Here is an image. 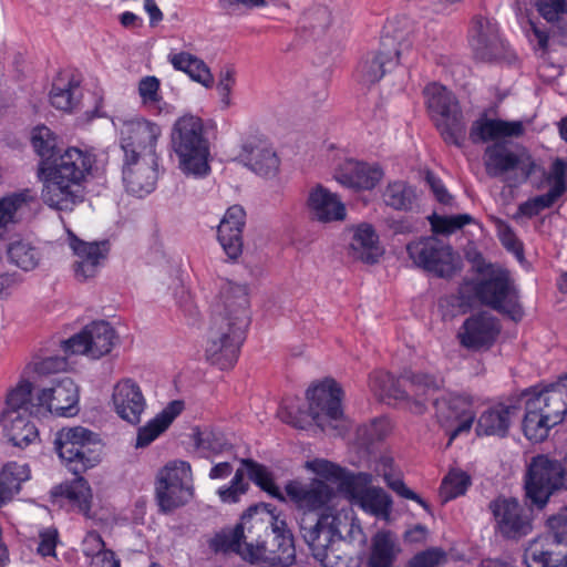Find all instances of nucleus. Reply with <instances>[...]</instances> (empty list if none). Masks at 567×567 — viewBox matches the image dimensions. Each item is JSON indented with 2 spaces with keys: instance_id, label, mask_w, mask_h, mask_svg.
<instances>
[{
  "instance_id": "bb28decb",
  "label": "nucleus",
  "mask_w": 567,
  "mask_h": 567,
  "mask_svg": "<svg viewBox=\"0 0 567 567\" xmlns=\"http://www.w3.org/2000/svg\"><path fill=\"white\" fill-rule=\"evenodd\" d=\"M246 213L239 205L230 206L217 228V238L229 259L236 260L243 252V230Z\"/></svg>"
},
{
  "instance_id": "4d7b16f0",
  "label": "nucleus",
  "mask_w": 567,
  "mask_h": 567,
  "mask_svg": "<svg viewBox=\"0 0 567 567\" xmlns=\"http://www.w3.org/2000/svg\"><path fill=\"white\" fill-rule=\"evenodd\" d=\"M249 484L245 482V471L238 468L231 478L229 485H224L217 489V494L223 503L235 504L248 491Z\"/></svg>"
},
{
  "instance_id": "4468645a",
  "label": "nucleus",
  "mask_w": 567,
  "mask_h": 567,
  "mask_svg": "<svg viewBox=\"0 0 567 567\" xmlns=\"http://www.w3.org/2000/svg\"><path fill=\"white\" fill-rule=\"evenodd\" d=\"M248 327L249 289L247 285L223 280L212 303V320Z\"/></svg>"
},
{
  "instance_id": "0e129e2a",
  "label": "nucleus",
  "mask_w": 567,
  "mask_h": 567,
  "mask_svg": "<svg viewBox=\"0 0 567 567\" xmlns=\"http://www.w3.org/2000/svg\"><path fill=\"white\" fill-rule=\"evenodd\" d=\"M447 560L446 553L439 547H432L415 555L409 567H440Z\"/></svg>"
},
{
  "instance_id": "7c9ffc66",
  "label": "nucleus",
  "mask_w": 567,
  "mask_h": 567,
  "mask_svg": "<svg viewBox=\"0 0 567 567\" xmlns=\"http://www.w3.org/2000/svg\"><path fill=\"white\" fill-rule=\"evenodd\" d=\"M307 207L311 217L320 223L340 221L346 218V206L337 194L322 185L309 190Z\"/></svg>"
},
{
  "instance_id": "393cba45",
  "label": "nucleus",
  "mask_w": 567,
  "mask_h": 567,
  "mask_svg": "<svg viewBox=\"0 0 567 567\" xmlns=\"http://www.w3.org/2000/svg\"><path fill=\"white\" fill-rule=\"evenodd\" d=\"M37 405L45 408L50 413L59 416H72L78 412V386L71 378H62L49 389H43L37 395Z\"/></svg>"
},
{
  "instance_id": "ea45409f",
  "label": "nucleus",
  "mask_w": 567,
  "mask_h": 567,
  "mask_svg": "<svg viewBox=\"0 0 567 567\" xmlns=\"http://www.w3.org/2000/svg\"><path fill=\"white\" fill-rule=\"evenodd\" d=\"M30 478L27 464L9 462L0 471V507L10 502L21 491L22 483Z\"/></svg>"
},
{
  "instance_id": "1a4fd4ad",
  "label": "nucleus",
  "mask_w": 567,
  "mask_h": 567,
  "mask_svg": "<svg viewBox=\"0 0 567 567\" xmlns=\"http://www.w3.org/2000/svg\"><path fill=\"white\" fill-rule=\"evenodd\" d=\"M406 251L416 267L439 278H452L460 268L452 248L433 236L411 241Z\"/></svg>"
},
{
  "instance_id": "412c9836",
  "label": "nucleus",
  "mask_w": 567,
  "mask_h": 567,
  "mask_svg": "<svg viewBox=\"0 0 567 567\" xmlns=\"http://www.w3.org/2000/svg\"><path fill=\"white\" fill-rule=\"evenodd\" d=\"M484 165L486 173L492 177H498L508 172L516 171L522 182L529 178L535 167L529 156L515 154L499 143H494L486 147Z\"/></svg>"
},
{
  "instance_id": "a878e982",
  "label": "nucleus",
  "mask_w": 567,
  "mask_h": 567,
  "mask_svg": "<svg viewBox=\"0 0 567 567\" xmlns=\"http://www.w3.org/2000/svg\"><path fill=\"white\" fill-rule=\"evenodd\" d=\"M239 158L257 175L274 177L279 172L280 159L270 143L264 138H248L243 144Z\"/></svg>"
},
{
  "instance_id": "4c0bfd02",
  "label": "nucleus",
  "mask_w": 567,
  "mask_h": 567,
  "mask_svg": "<svg viewBox=\"0 0 567 567\" xmlns=\"http://www.w3.org/2000/svg\"><path fill=\"white\" fill-rule=\"evenodd\" d=\"M400 551L395 534L380 530L372 537L368 567H392Z\"/></svg>"
},
{
  "instance_id": "052dcab7",
  "label": "nucleus",
  "mask_w": 567,
  "mask_h": 567,
  "mask_svg": "<svg viewBox=\"0 0 567 567\" xmlns=\"http://www.w3.org/2000/svg\"><path fill=\"white\" fill-rule=\"evenodd\" d=\"M491 220L496 228V233L498 239L502 245L509 251L522 255L523 254V244L515 235L513 228L503 219L491 216Z\"/></svg>"
},
{
  "instance_id": "5fc2aeb1",
  "label": "nucleus",
  "mask_w": 567,
  "mask_h": 567,
  "mask_svg": "<svg viewBox=\"0 0 567 567\" xmlns=\"http://www.w3.org/2000/svg\"><path fill=\"white\" fill-rule=\"evenodd\" d=\"M546 182L550 186L546 195L556 202L567 190V162L565 159L557 157L551 163Z\"/></svg>"
},
{
  "instance_id": "864d4df0",
  "label": "nucleus",
  "mask_w": 567,
  "mask_h": 567,
  "mask_svg": "<svg viewBox=\"0 0 567 567\" xmlns=\"http://www.w3.org/2000/svg\"><path fill=\"white\" fill-rule=\"evenodd\" d=\"M241 464L246 467L249 478L258 485L261 489L268 492L270 495L284 499L279 488L276 486L271 473L266 466L256 463L252 460L244 458Z\"/></svg>"
},
{
  "instance_id": "39448f33",
  "label": "nucleus",
  "mask_w": 567,
  "mask_h": 567,
  "mask_svg": "<svg viewBox=\"0 0 567 567\" xmlns=\"http://www.w3.org/2000/svg\"><path fill=\"white\" fill-rule=\"evenodd\" d=\"M483 277L475 282L474 293L481 303L518 321L523 317L519 295L508 270L493 265L481 269Z\"/></svg>"
},
{
  "instance_id": "9d476101",
  "label": "nucleus",
  "mask_w": 567,
  "mask_h": 567,
  "mask_svg": "<svg viewBox=\"0 0 567 567\" xmlns=\"http://www.w3.org/2000/svg\"><path fill=\"white\" fill-rule=\"evenodd\" d=\"M563 464L546 455L534 456L525 481L526 497L537 507H544L550 495L563 487Z\"/></svg>"
},
{
  "instance_id": "e2e57ef3",
  "label": "nucleus",
  "mask_w": 567,
  "mask_h": 567,
  "mask_svg": "<svg viewBox=\"0 0 567 567\" xmlns=\"http://www.w3.org/2000/svg\"><path fill=\"white\" fill-rule=\"evenodd\" d=\"M391 430L392 425L390 420L386 417H380L375 419L369 425L360 427L359 435L362 436L367 443H373L386 437Z\"/></svg>"
},
{
  "instance_id": "e433bc0d",
  "label": "nucleus",
  "mask_w": 567,
  "mask_h": 567,
  "mask_svg": "<svg viewBox=\"0 0 567 567\" xmlns=\"http://www.w3.org/2000/svg\"><path fill=\"white\" fill-rule=\"evenodd\" d=\"M377 53L368 54L359 64L357 75L364 84H373L381 80L386 71L393 69L400 60V51L386 50V43L382 44Z\"/></svg>"
},
{
  "instance_id": "a211bd4d",
  "label": "nucleus",
  "mask_w": 567,
  "mask_h": 567,
  "mask_svg": "<svg viewBox=\"0 0 567 567\" xmlns=\"http://www.w3.org/2000/svg\"><path fill=\"white\" fill-rule=\"evenodd\" d=\"M489 509L495 520V529L504 538L519 539L533 529L529 514L515 498L497 497L489 503Z\"/></svg>"
},
{
  "instance_id": "a18cd8bd",
  "label": "nucleus",
  "mask_w": 567,
  "mask_h": 567,
  "mask_svg": "<svg viewBox=\"0 0 567 567\" xmlns=\"http://www.w3.org/2000/svg\"><path fill=\"white\" fill-rule=\"evenodd\" d=\"M32 390L33 385L30 381L18 382L8 391L1 413L32 414Z\"/></svg>"
},
{
  "instance_id": "37998d69",
  "label": "nucleus",
  "mask_w": 567,
  "mask_h": 567,
  "mask_svg": "<svg viewBox=\"0 0 567 567\" xmlns=\"http://www.w3.org/2000/svg\"><path fill=\"white\" fill-rule=\"evenodd\" d=\"M194 497V487H172L155 484V498L161 513L171 514L188 504Z\"/></svg>"
},
{
  "instance_id": "79ce46f5",
  "label": "nucleus",
  "mask_w": 567,
  "mask_h": 567,
  "mask_svg": "<svg viewBox=\"0 0 567 567\" xmlns=\"http://www.w3.org/2000/svg\"><path fill=\"white\" fill-rule=\"evenodd\" d=\"M80 81L74 76L60 78L53 83L50 92L51 104L61 111L72 112L80 103Z\"/></svg>"
},
{
  "instance_id": "f704fd0d",
  "label": "nucleus",
  "mask_w": 567,
  "mask_h": 567,
  "mask_svg": "<svg viewBox=\"0 0 567 567\" xmlns=\"http://www.w3.org/2000/svg\"><path fill=\"white\" fill-rule=\"evenodd\" d=\"M518 410L519 408L513 402L498 403L487 408L477 420V435L506 436Z\"/></svg>"
},
{
  "instance_id": "6ab92c4d",
  "label": "nucleus",
  "mask_w": 567,
  "mask_h": 567,
  "mask_svg": "<svg viewBox=\"0 0 567 567\" xmlns=\"http://www.w3.org/2000/svg\"><path fill=\"white\" fill-rule=\"evenodd\" d=\"M501 332L498 320L486 311L466 318L457 332L460 344L470 351H486Z\"/></svg>"
},
{
  "instance_id": "8fccbe9b",
  "label": "nucleus",
  "mask_w": 567,
  "mask_h": 567,
  "mask_svg": "<svg viewBox=\"0 0 567 567\" xmlns=\"http://www.w3.org/2000/svg\"><path fill=\"white\" fill-rule=\"evenodd\" d=\"M382 198L388 206L396 210H409L416 199V194L415 189L406 182L395 181L388 184Z\"/></svg>"
},
{
  "instance_id": "0eeeda50",
  "label": "nucleus",
  "mask_w": 567,
  "mask_h": 567,
  "mask_svg": "<svg viewBox=\"0 0 567 567\" xmlns=\"http://www.w3.org/2000/svg\"><path fill=\"white\" fill-rule=\"evenodd\" d=\"M425 103L443 140L461 147L465 140V122L458 102L445 86L430 83L424 91Z\"/></svg>"
},
{
  "instance_id": "c9c22d12",
  "label": "nucleus",
  "mask_w": 567,
  "mask_h": 567,
  "mask_svg": "<svg viewBox=\"0 0 567 567\" xmlns=\"http://www.w3.org/2000/svg\"><path fill=\"white\" fill-rule=\"evenodd\" d=\"M313 532L305 535V542L308 544L312 556L322 567H352V558L342 548L341 540H322Z\"/></svg>"
},
{
  "instance_id": "c756f323",
  "label": "nucleus",
  "mask_w": 567,
  "mask_h": 567,
  "mask_svg": "<svg viewBox=\"0 0 567 567\" xmlns=\"http://www.w3.org/2000/svg\"><path fill=\"white\" fill-rule=\"evenodd\" d=\"M520 121L489 118L485 114L474 121L470 128V140L474 144L496 142L504 137H518L524 134Z\"/></svg>"
},
{
  "instance_id": "6e6552de",
  "label": "nucleus",
  "mask_w": 567,
  "mask_h": 567,
  "mask_svg": "<svg viewBox=\"0 0 567 567\" xmlns=\"http://www.w3.org/2000/svg\"><path fill=\"white\" fill-rule=\"evenodd\" d=\"M96 443L97 435L83 426L63 427L54 439L56 453L75 475L99 463V454L93 449Z\"/></svg>"
},
{
  "instance_id": "f8f14e48",
  "label": "nucleus",
  "mask_w": 567,
  "mask_h": 567,
  "mask_svg": "<svg viewBox=\"0 0 567 567\" xmlns=\"http://www.w3.org/2000/svg\"><path fill=\"white\" fill-rule=\"evenodd\" d=\"M162 136V127L146 118L123 123L120 130V146L124 158L158 159L156 148Z\"/></svg>"
},
{
  "instance_id": "c85d7f7f",
  "label": "nucleus",
  "mask_w": 567,
  "mask_h": 567,
  "mask_svg": "<svg viewBox=\"0 0 567 567\" xmlns=\"http://www.w3.org/2000/svg\"><path fill=\"white\" fill-rule=\"evenodd\" d=\"M527 567H567V550L549 534L533 539L525 549Z\"/></svg>"
},
{
  "instance_id": "dca6fc26",
  "label": "nucleus",
  "mask_w": 567,
  "mask_h": 567,
  "mask_svg": "<svg viewBox=\"0 0 567 567\" xmlns=\"http://www.w3.org/2000/svg\"><path fill=\"white\" fill-rule=\"evenodd\" d=\"M371 482L372 475L368 473L348 476L346 491L353 505L377 518L389 520L392 498L383 488L370 486Z\"/></svg>"
},
{
  "instance_id": "f257e3e1",
  "label": "nucleus",
  "mask_w": 567,
  "mask_h": 567,
  "mask_svg": "<svg viewBox=\"0 0 567 567\" xmlns=\"http://www.w3.org/2000/svg\"><path fill=\"white\" fill-rule=\"evenodd\" d=\"M212 547L216 551L235 553L251 564L290 566L296 558L287 523L269 504L249 507L233 529L216 535Z\"/></svg>"
},
{
  "instance_id": "b1692460",
  "label": "nucleus",
  "mask_w": 567,
  "mask_h": 567,
  "mask_svg": "<svg viewBox=\"0 0 567 567\" xmlns=\"http://www.w3.org/2000/svg\"><path fill=\"white\" fill-rule=\"evenodd\" d=\"M158 159L123 158V183L128 193L143 197L154 190Z\"/></svg>"
},
{
  "instance_id": "2f4dec72",
  "label": "nucleus",
  "mask_w": 567,
  "mask_h": 567,
  "mask_svg": "<svg viewBox=\"0 0 567 567\" xmlns=\"http://www.w3.org/2000/svg\"><path fill=\"white\" fill-rule=\"evenodd\" d=\"M383 172L378 165L344 161L336 171L334 178L341 185L354 189H372L382 178Z\"/></svg>"
},
{
  "instance_id": "9b49d317",
  "label": "nucleus",
  "mask_w": 567,
  "mask_h": 567,
  "mask_svg": "<svg viewBox=\"0 0 567 567\" xmlns=\"http://www.w3.org/2000/svg\"><path fill=\"white\" fill-rule=\"evenodd\" d=\"M306 515L300 520V532L302 538L310 532L318 535L322 540H354L362 534L361 526L355 522L354 513L351 507L340 509L328 508L316 520Z\"/></svg>"
},
{
  "instance_id": "4be33fe9",
  "label": "nucleus",
  "mask_w": 567,
  "mask_h": 567,
  "mask_svg": "<svg viewBox=\"0 0 567 567\" xmlns=\"http://www.w3.org/2000/svg\"><path fill=\"white\" fill-rule=\"evenodd\" d=\"M111 403L115 413L131 424L141 422L146 408V399L140 384L130 378L121 379L114 384Z\"/></svg>"
},
{
  "instance_id": "7ed1b4c3",
  "label": "nucleus",
  "mask_w": 567,
  "mask_h": 567,
  "mask_svg": "<svg viewBox=\"0 0 567 567\" xmlns=\"http://www.w3.org/2000/svg\"><path fill=\"white\" fill-rule=\"evenodd\" d=\"M171 144L184 175L204 178L210 174V144L200 117L193 114L178 117L172 127Z\"/></svg>"
},
{
  "instance_id": "a19ab883",
  "label": "nucleus",
  "mask_w": 567,
  "mask_h": 567,
  "mask_svg": "<svg viewBox=\"0 0 567 567\" xmlns=\"http://www.w3.org/2000/svg\"><path fill=\"white\" fill-rule=\"evenodd\" d=\"M169 62L176 70L185 72L192 80L200 83L203 86L207 89L213 86L214 76L209 68L197 56L187 52H181L169 55Z\"/></svg>"
},
{
  "instance_id": "de8ad7c7",
  "label": "nucleus",
  "mask_w": 567,
  "mask_h": 567,
  "mask_svg": "<svg viewBox=\"0 0 567 567\" xmlns=\"http://www.w3.org/2000/svg\"><path fill=\"white\" fill-rule=\"evenodd\" d=\"M10 261L24 271L35 269L41 260V252L31 241L19 239L8 247Z\"/></svg>"
},
{
  "instance_id": "58836bf2",
  "label": "nucleus",
  "mask_w": 567,
  "mask_h": 567,
  "mask_svg": "<svg viewBox=\"0 0 567 567\" xmlns=\"http://www.w3.org/2000/svg\"><path fill=\"white\" fill-rule=\"evenodd\" d=\"M350 254L354 259L373 264L381 255L378 246V235L369 224H360L353 233L350 244Z\"/></svg>"
},
{
  "instance_id": "bf43d9fd",
  "label": "nucleus",
  "mask_w": 567,
  "mask_h": 567,
  "mask_svg": "<svg viewBox=\"0 0 567 567\" xmlns=\"http://www.w3.org/2000/svg\"><path fill=\"white\" fill-rule=\"evenodd\" d=\"M66 365L65 358L60 355H35L29 367L38 375L45 377L64 371Z\"/></svg>"
},
{
  "instance_id": "cd10ccee",
  "label": "nucleus",
  "mask_w": 567,
  "mask_h": 567,
  "mask_svg": "<svg viewBox=\"0 0 567 567\" xmlns=\"http://www.w3.org/2000/svg\"><path fill=\"white\" fill-rule=\"evenodd\" d=\"M286 492L297 507L306 512L320 509L333 495L332 488L320 480H313L310 483L289 482L286 485Z\"/></svg>"
},
{
  "instance_id": "3c124183",
  "label": "nucleus",
  "mask_w": 567,
  "mask_h": 567,
  "mask_svg": "<svg viewBox=\"0 0 567 567\" xmlns=\"http://www.w3.org/2000/svg\"><path fill=\"white\" fill-rule=\"evenodd\" d=\"M556 424L545 419V414L532 406V403L527 401L526 413L523 421V431L529 441L540 442L548 435L549 429Z\"/></svg>"
},
{
  "instance_id": "f3484780",
  "label": "nucleus",
  "mask_w": 567,
  "mask_h": 567,
  "mask_svg": "<svg viewBox=\"0 0 567 567\" xmlns=\"http://www.w3.org/2000/svg\"><path fill=\"white\" fill-rule=\"evenodd\" d=\"M435 416L450 433V441L470 432L476 417L473 402L463 395L446 394L434 401Z\"/></svg>"
},
{
  "instance_id": "09e8293b",
  "label": "nucleus",
  "mask_w": 567,
  "mask_h": 567,
  "mask_svg": "<svg viewBox=\"0 0 567 567\" xmlns=\"http://www.w3.org/2000/svg\"><path fill=\"white\" fill-rule=\"evenodd\" d=\"M31 199L32 196L29 190L0 198V237L6 235L10 225L18 221V212Z\"/></svg>"
},
{
  "instance_id": "2eb2a0df",
  "label": "nucleus",
  "mask_w": 567,
  "mask_h": 567,
  "mask_svg": "<svg viewBox=\"0 0 567 567\" xmlns=\"http://www.w3.org/2000/svg\"><path fill=\"white\" fill-rule=\"evenodd\" d=\"M117 341L114 328L106 321H94L60 346L65 354H86L99 359L111 352Z\"/></svg>"
},
{
  "instance_id": "aec40b11",
  "label": "nucleus",
  "mask_w": 567,
  "mask_h": 567,
  "mask_svg": "<svg viewBox=\"0 0 567 567\" xmlns=\"http://www.w3.org/2000/svg\"><path fill=\"white\" fill-rule=\"evenodd\" d=\"M68 243L75 256L73 262L75 278L80 281L94 278L107 258L109 241H83L68 229Z\"/></svg>"
},
{
  "instance_id": "6e6d98bb",
  "label": "nucleus",
  "mask_w": 567,
  "mask_h": 567,
  "mask_svg": "<svg viewBox=\"0 0 567 567\" xmlns=\"http://www.w3.org/2000/svg\"><path fill=\"white\" fill-rule=\"evenodd\" d=\"M470 484L471 478L465 472L451 471L445 476L440 487V496L443 503L465 494Z\"/></svg>"
},
{
  "instance_id": "680f3d73",
  "label": "nucleus",
  "mask_w": 567,
  "mask_h": 567,
  "mask_svg": "<svg viewBox=\"0 0 567 567\" xmlns=\"http://www.w3.org/2000/svg\"><path fill=\"white\" fill-rule=\"evenodd\" d=\"M473 220L468 214H460L454 216H434L431 219L432 228L439 234H451L470 224Z\"/></svg>"
},
{
  "instance_id": "72a5a7b5",
  "label": "nucleus",
  "mask_w": 567,
  "mask_h": 567,
  "mask_svg": "<svg viewBox=\"0 0 567 567\" xmlns=\"http://www.w3.org/2000/svg\"><path fill=\"white\" fill-rule=\"evenodd\" d=\"M528 401L534 409L540 410L549 422H563L567 413V373L560 378V382L546 388Z\"/></svg>"
},
{
  "instance_id": "f03ea898",
  "label": "nucleus",
  "mask_w": 567,
  "mask_h": 567,
  "mask_svg": "<svg viewBox=\"0 0 567 567\" xmlns=\"http://www.w3.org/2000/svg\"><path fill=\"white\" fill-rule=\"evenodd\" d=\"M31 143L41 157L38 178L43 204L56 212H72L83 202V183L91 173L94 155L78 147L58 154L56 137L47 126L32 131Z\"/></svg>"
},
{
  "instance_id": "ddd939ff",
  "label": "nucleus",
  "mask_w": 567,
  "mask_h": 567,
  "mask_svg": "<svg viewBox=\"0 0 567 567\" xmlns=\"http://www.w3.org/2000/svg\"><path fill=\"white\" fill-rule=\"evenodd\" d=\"M246 329L220 320L210 321L205 350L207 360L220 370L233 368L237 362Z\"/></svg>"
},
{
  "instance_id": "603ef678",
  "label": "nucleus",
  "mask_w": 567,
  "mask_h": 567,
  "mask_svg": "<svg viewBox=\"0 0 567 567\" xmlns=\"http://www.w3.org/2000/svg\"><path fill=\"white\" fill-rule=\"evenodd\" d=\"M159 81L155 76H145L138 83V94L143 105L155 114L172 113L171 105L159 95Z\"/></svg>"
},
{
  "instance_id": "338daca9",
  "label": "nucleus",
  "mask_w": 567,
  "mask_h": 567,
  "mask_svg": "<svg viewBox=\"0 0 567 567\" xmlns=\"http://www.w3.org/2000/svg\"><path fill=\"white\" fill-rule=\"evenodd\" d=\"M555 202L549 198L546 194L536 196L533 199L526 200L518 206L517 213L514 218L517 219L519 216L533 217L539 214L540 210L549 208Z\"/></svg>"
},
{
  "instance_id": "69168bd1",
  "label": "nucleus",
  "mask_w": 567,
  "mask_h": 567,
  "mask_svg": "<svg viewBox=\"0 0 567 567\" xmlns=\"http://www.w3.org/2000/svg\"><path fill=\"white\" fill-rule=\"evenodd\" d=\"M547 524L551 530L549 535L555 537L558 544H561L564 550H567V505L559 513L549 517Z\"/></svg>"
},
{
  "instance_id": "20e7f679",
  "label": "nucleus",
  "mask_w": 567,
  "mask_h": 567,
  "mask_svg": "<svg viewBox=\"0 0 567 567\" xmlns=\"http://www.w3.org/2000/svg\"><path fill=\"white\" fill-rule=\"evenodd\" d=\"M444 380L437 374L423 372H405L398 380L384 371L370 374L369 386L381 400L394 399L406 401L414 414H423L426 410L425 399L443 386Z\"/></svg>"
},
{
  "instance_id": "473e14b6",
  "label": "nucleus",
  "mask_w": 567,
  "mask_h": 567,
  "mask_svg": "<svg viewBox=\"0 0 567 567\" xmlns=\"http://www.w3.org/2000/svg\"><path fill=\"white\" fill-rule=\"evenodd\" d=\"M0 429L4 441L19 449L27 447L39 436L32 414L0 413Z\"/></svg>"
},
{
  "instance_id": "423d86ee",
  "label": "nucleus",
  "mask_w": 567,
  "mask_h": 567,
  "mask_svg": "<svg viewBox=\"0 0 567 567\" xmlns=\"http://www.w3.org/2000/svg\"><path fill=\"white\" fill-rule=\"evenodd\" d=\"M342 389L334 380H326L307 391L308 412L299 411V415H292V412L285 406L280 409L279 415L284 422L295 427L303 429L307 419L310 417L318 426L326 429L329 422L342 417Z\"/></svg>"
},
{
  "instance_id": "c03bdc74",
  "label": "nucleus",
  "mask_w": 567,
  "mask_h": 567,
  "mask_svg": "<svg viewBox=\"0 0 567 567\" xmlns=\"http://www.w3.org/2000/svg\"><path fill=\"white\" fill-rule=\"evenodd\" d=\"M55 496H62L72 507L78 508V511L84 515H87L91 508V488L87 482L78 476L71 483L62 484L58 486L53 493Z\"/></svg>"
},
{
  "instance_id": "5701e85b",
  "label": "nucleus",
  "mask_w": 567,
  "mask_h": 567,
  "mask_svg": "<svg viewBox=\"0 0 567 567\" xmlns=\"http://www.w3.org/2000/svg\"><path fill=\"white\" fill-rule=\"evenodd\" d=\"M470 44L475 56L491 61L503 55L504 42L499 38L497 24L488 18L475 17L470 32Z\"/></svg>"
},
{
  "instance_id": "774afa93",
  "label": "nucleus",
  "mask_w": 567,
  "mask_h": 567,
  "mask_svg": "<svg viewBox=\"0 0 567 567\" xmlns=\"http://www.w3.org/2000/svg\"><path fill=\"white\" fill-rule=\"evenodd\" d=\"M331 23L330 12L326 8H319L309 17H305V28H309L313 35H321Z\"/></svg>"
},
{
  "instance_id": "13d9d810",
  "label": "nucleus",
  "mask_w": 567,
  "mask_h": 567,
  "mask_svg": "<svg viewBox=\"0 0 567 567\" xmlns=\"http://www.w3.org/2000/svg\"><path fill=\"white\" fill-rule=\"evenodd\" d=\"M308 467L316 474L326 477L327 480L340 481L341 486L347 488V477L354 476L355 474L347 472L340 466L327 461V460H315L308 463Z\"/></svg>"
},
{
  "instance_id": "49530a36",
  "label": "nucleus",
  "mask_w": 567,
  "mask_h": 567,
  "mask_svg": "<svg viewBox=\"0 0 567 567\" xmlns=\"http://www.w3.org/2000/svg\"><path fill=\"white\" fill-rule=\"evenodd\" d=\"M155 484H164L172 487H194L193 474L189 463L173 461L161 468L156 475Z\"/></svg>"
}]
</instances>
